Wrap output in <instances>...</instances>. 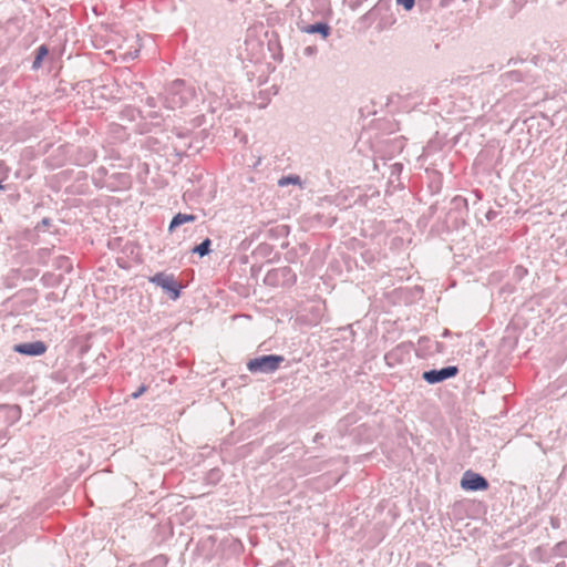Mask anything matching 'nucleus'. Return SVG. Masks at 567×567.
<instances>
[{
  "label": "nucleus",
  "instance_id": "nucleus-1",
  "mask_svg": "<svg viewBox=\"0 0 567 567\" xmlns=\"http://www.w3.org/2000/svg\"><path fill=\"white\" fill-rule=\"evenodd\" d=\"M194 96L195 89L193 86H187L184 80L177 79L166 89L164 103L167 109H181Z\"/></svg>",
  "mask_w": 567,
  "mask_h": 567
},
{
  "label": "nucleus",
  "instance_id": "nucleus-2",
  "mask_svg": "<svg viewBox=\"0 0 567 567\" xmlns=\"http://www.w3.org/2000/svg\"><path fill=\"white\" fill-rule=\"evenodd\" d=\"M284 361L285 357L280 354H262L250 359L247 369L250 373L270 374L277 371Z\"/></svg>",
  "mask_w": 567,
  "mask_h": 567
},
{
  "label": "nucleus",
  "instance_id": "nucleus-3",
  "mask_svg": "<svg viewBox=\"0 0 567 567\" xmlns=\"http://www.w3.org/2000/svg\"><path fill=\"white\" fill-rule=\"evenodd\" d=\"M296 281L297 275L289 266L269 270L264 279V282L270 287H291Z\"/></svg>",
  "mask_w": 567,
  "mask_h": 567
},
{
  "label": "nucleus",
  "instance_id": "nucleus-4",
  "mask_svg": "<svg viewBox=\"0 0 567 567\" xmlns=\"http://www.w3.org/2000/svg\"><path fill=\"white\" fill-rule=\"evenodd\" d=\"M150 282L161 287L173 300L178 299L181 296L182 286L172 274L157 272L150 278Z\"/></svg>",
  "mask_w": 567,
  "mask_h": 567
},
{
  "label": "nucleus",
  "instance_id": "nucleus-5",
  "mask_svg": "<svg viewBox=\"0 0 567 567\" xmlns=\"http://www.w3.org/2000/svg\"><path fill=\"white\" fill-rule=\"evenodd\" d=\"M460 485L462 489L471 492L486 491L489 487L488 481L483 475L471 470L464 472Z\"/></svg>",
  "mask_w": 567,
  "mask_h": 567
},
{
  "label": "nucleus",
  "instance_id": "nucleus-6",
  "mask_svg": "<svg viewBox=\"0 0 567 567\" xmlns=\"http://www.w3.org/2000/svg\"><path fill=\"white\" fill-rule=\"evenodd\" d=\"M538 80L537 74H532L529 70L520 71V70H512L503 73L499 76L501 83L507 87L513 85L514 83L524 82L527 84L536 83Z\"/></svg>",
  "mask_w": 567,
  "mask_h": 567
},
{
  "label": "nucleus",
  "instance_id": "nucleus-7",
  "mask_svg": "<svg viewBox=\"0 0 567 567\" xmlns=\"http://www.w3.org/2000/svg\"><path fill=\"white\" fill-rule=\"evenodd\" d=\"M458 374L456 365H447L442 369H432L422 373V379L429 384H436Z\"/></svg>",
  "mask_w": 567,
  "mask_h": 567
},
{
  "label": "nucleus",
  "instance_id": "nucleus-8",
  "mask_svg": "<svg viewBox=\"0 0 567 567\" xmlns=\"http://www.w3.org/2000/svg\"><path fill=\"white\" fill-rule=\"evenodd\" d=\"M47 350L48 346L40 340L33 342L18 343L13 346L14 352L27 357H40L44 354Z\"/></svg>",
  "mask_w": 567,
  "mask_h": 567
},
{
  "label": "nucleus",
  "instance_id": "nucleus-9",
  "mask_svg": "<svg viewBox=\"0 0 567 567\" xmlns=\"http://www.w3.org/2000/svg\"><path fill=\"white\" fill-rule=\"evenodd\" d=\"M297 25L301 32L308 34H319L322 39H327L331 34V27L323 21L309 24L303 20H300Z\"/></svg>",
  "mask_w": 567,
  "mask_h": 567
},
{
  "label": "nucleus",
  "instance_id": "nucleus-10",
  "mask_svg": "<svg viewBox=\"0 0 567 567\" xmlns=\"http://www.w3.org/2000/svg\"><path fill=\"white\" fill-rule=\"evenodd\" d=\"M196 216L193 215V214H183V213H178L176 214L172 220H171V224H169V227H168V230L169 231H173L174 229H176L177 227L186 224V223H193L196 220Z\"/></svg>",
  "mask_w": 567,
  "mask_h": 567
},
{
  "label": "nucleus",
  "instance_id": "nucleus-11",
  "mask_svg": "<svg viewBox=\"0 0 567 567\" xmlns=\"http://www.w3.org/2000/svg\"><path fill=\"white\" fill-rule=\"evenodd\" d=\"M49 54V49L47 45H40L35 51V56L32 63V69L38 70L41 68L43 59Z\"/></svg>",
  "mask_w": 567,
  "mask_h": 567
},
{
  "label": "nucleus",
  "instance_id": "nucleus-12",
  "mask_svg": "<svg viewBox=\"0 0 567 567\" xmlns=\"http://www.w3.org/2000/svg\"><path fill=\"white\" fill-rule=\"evenodd\" d=\"M212 240L209 238L204 239L199 245H196L192 252L198 255L199 257L207 256L212 249Z\"/></svg>",
  "mask_w": 567,
  "mask_h": 567
},
{
  "label": "nucleus",
  "instance_id": "nucleus-13",
  "mask_svg": "<svg viewBox=\"0 0 567 567\" xmlns=\"http://www.w3.org/2000/svg\"><path fill=\"white\" fill-rule=\"evenodd\" d=\"M96 157L95 151L85 148L81 151V158H79L81 165L91 163Z\"/></svg>",
  "mask_w": 567,
  "mask_h": 567
},
{
  "label": "nucleus",
  "instance_id": "nucleus-14",
  "mask_svg": "<svg viewBox=\"0 0 567 567\" xmlns=\"http://www.w3.org/2000/svg\"><path fill=\"white\" fill-rule=\"evenodd\" d=\"M452 205H453V207L455 209H458V210L460 209H465V210H467V205H468L467 198H464L462 196H455L452 199Z\"/></svg>",
  "mask_w": 567,
  "mask_h": 567
},
{
  "label": "nucleus",
  "instance_id": "nucleus-15",
  "mask_svg": "<svg viewBox=\"0 0 567 567\" xmlns=\"http://www.w3.org/2000/svg\"><path fill=\"white\" fill-rule=\"evenodd\" d=\"M288 184H298V185H300L301 184L300 177L297 176V175H290V176H285V177L279 179V185L280 186H285V185H288Z\"/></svg>",
  "mask_w": 567,
  "mask_h": 567
},
{
  "label": "nucleus",
  "instance_id": "nucleus-16",
  "mask_svg": "<svg viewBox=\"0 0 567 567\" xmlns=\"http://www.w3.org/2000/svg\"><path fill=\"white\" fill-rule=\"evenodd\" d=\"M221 478V472L219 468H213L207 474V480L212 483H217Z\"/></svg>",
  "mask_w": 567,
  "mask_h": 567
},
{
  "label": "nucleus",
  "instance_id": "nucleus-17",
  "mask_svg": "<svg viewBox=\"0 0 567 567\" xmlns=\"http://www.w3.org/2000/svg\"><path fill=\"white\" fill-rule=\"evenodd\" d=\"M396 3L399 6H402L406 11H410L411 9H413L415 0H396Z\"/></svg>",
  "mask_w": 567,
  "mask_h": 567
},
{
  "label": "nucleus",
  "instance_id": "nucleus-18",
  "mask_svg": "<svg viewBox=\"0 0 567 567\" xmlns=\"http://www.w3.org/2000/svg\"><path fill=\"white\" fill-rule=\"evenodd\" d=\"M147 391V385L142 384L138 386V389L131 394L132 399H138L142 394H144Z\"/></svg>",
  "mask_w": 567,
  "mask_h": 567
},
{
  "label": "nucleus",
  "instance_id": "nucleus-19",
  "mask_svg": "<svg viewBox=\"0 0 567 567\" xmlns=\"http://www.w3.org/2000/svg\"><path fill=\"white\" fill-rule=\"evenodd\" d=\"M318 49L316 45H308L305 48L303 53L307 56L315 55L317 53Z\"/></svg>",
  "mask_w": 567,
  "mask_h": 567
},
{
  "label": "nucleus",
  "instance_id": "nucleus-20",
  "mask_svg": "<svg viewBox=\"0 0 567 567\" xmlns=\"http://www.w3.org/2000/svg\"><path fill=\"white\" fill-rule=\"evenodd\" d=\"M525 60L523 58H511L507 62V65L511 66V65H516L518 63H524Z\"/></svg>",
  "mask_w": 567,
  "mask_h": 567
},
{
  "label": "nucleus",
  "instance_id": "nucleus-21",
  "mask_svg": "<svg viewBox=\"0 0 567 567\" xmlns=\"http://www.w3.org/2000/svg\"><path fill=\"white\" fill-rule=\"evenodd\" d=\"M497 215H498V213H497L496 210L489 209V210L486 213L485 217H486V219H487L488 221H491V220L495 219Z\"/></svg>",
  "mask_w": 567,
  "mask_h": 567
},
{
  "label": "nucleus",
  "instance_id": "nucleus-22",
  "mask_svg": "<svg viewBox=\"0 0 567 567\" xmlns=\"http://www.w3.org/2000/svg\"><path fill=\"white\" fill-rule=\"evenodd\" d=\"M472 193H473V195H474L475 203H477V202H480V200L482 199V197H483V196H482L481 190L475 189V190H473Z\"/></svg>",
  "mask_w": 567,
  "mask_h": 567
},
{
  "label": "nucleus",
  "instance_id": "nucleus-23",
  "mask_svg": "<svg viewBox=\"0 0 567 567\" xmlns=\"http://www.w3.org/2000/svg\"><path fill=\"white\" fill-rule=\"evenodd\" d=\"M146 104H147L148 106H151V107H154V106L156 105V103H155V99H154V97H152V96L147 97V99H146Z\"/></svg>",
  "mask_w": 567,
  "mask_h": 567
},
{
  "label": "nucleus",
  "instance_id": "nucleus-24",
  "mask_svg": "<svg viewBox=\"0 0 567 567\" xmlns=\"http://www.w3.org/2000/svg\"><path fill=\"white\" fill-rule=\"evenodd\" d=\"M394 355H395V351H391V352L385 354V360L390 361L392 358H394Z\"/></svg>",
  "mask_w": 567,
  "mask_h": 567
},
{
  "label": "nucleus",
  "instance_id": "nucleus-25",
  "mask_svg": "<svg viewBox=\"0 0 567 567\" xmlns=\"http://www.w3.org/2000/svg\"><path fill=\"white\" fill-rule=\"evenodd\" d=\"M540 60V58L538 55H534L530 60V62L534 64V65H537L538 64V61Z\"/></svg>",
  "mask_w": 567,
  "mask_h": 567
},
{
  "label": "nucleus",
  "instance_id": "nucleus-26",
  "mask_svg": "<svg viewBox=\"0 0 567 567\" xmlns=\"http://www.w3.org/2000/svg\"><path fill=\"white\" fill-rule=\"evenodd\" d=\"M553 567H567L566 563L565 561H560V563H557L555 566Z\"/></svg>",
  "mask_w": 567,
  "mask_h": 567
},
{
  "label": "nucleus",
  "instance_id": "nucleus-27",
  "mask_svg": "<svg viewBox=\"0 0 567 567\" xmlns=\"http://www.w3.org/2000/svg\"><path fill=\"white\" fill-rule=\"evenodd\" d=\"M320 439H322V434L317 433V434L315 435L313 441H315V442H318Z\"/></svg>",
  "mask_w": 567,
  "mask_h": 567
},
{
  "label": "nucleus",
  "instance_id": "nucleus-28",
  "mask_svg": "<svg viewBox=\"0 0 567 567\" xmlns=\"http://www.w3.org/2000/svg\"><path fill=\"white\" fill-rule=\"evenodd\" d=\"M44 226H48L50 224V219L49 218H43L42 221H41Z\"/></svg>",
  "mask_w": 567,
  "mask_h": 567
},
{
  "label": "nucleus",
  "instance_id": "nucleus-29",
  "mask_svg": "<svg viewBox=\"0 0 567 567\" xmlns=\"http://www.w3.org/2000/svg\"><path fill=\"white\" fill-rule=\"evenodd\" d=\"M99 172H100L101 174H105V173H106V169H105L104 167H101V168L99 169Z\"/></svg>",
  "mask_w": 567,
  "mask_h": 567
},
{
  "label": "nucleus",
  "instance_id": "nucleus-30",
  "mask_svg": "<svg viewBox=\"0 0 567 567\" xmlns=\"http://www.w3.org/2000/svg\"><path fill=\"white\" fill-rule=\"evenodd\" d=\"M517 0H514V2H516Z\"/></svg>",
  "mask_w": 567,
  "mask_h": 567
}]
</instances>
